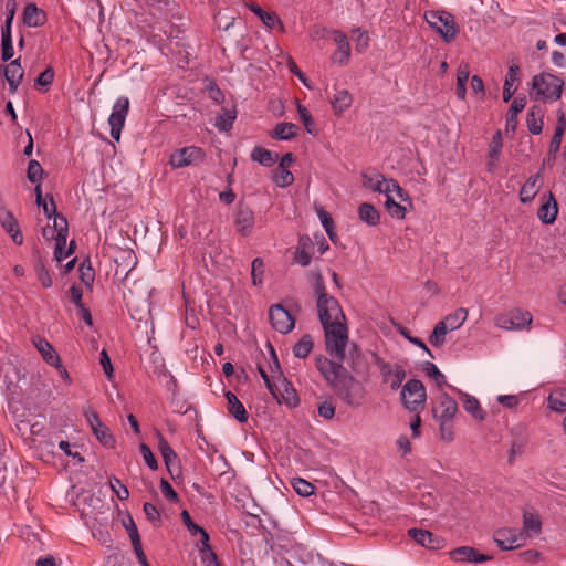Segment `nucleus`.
I'll list each match as a JSON object with an SVG mask.
<instances>
[{"mask_svg":"<svg viewBox=\"0 0 566 566\" xmlns=\"http://www.w3.org/2000/svg\"><path fill=\"white\" fill-rule=\"evenodd\" d=\"M84 416L94 433L96 439L105 447L113 449L115 447V438L108 427H106L99 419L98 413L93 410H86Z\"/></svg>","mask_w":566,"mask_h":566,"instance_id":"8","label":"nucleus"},{"mask_svg":"<svg viewBox=\"0 0 566 566\" xmlns=\"http://www.w3.org/2000/svg\"><path fill=\"white\" fill-rule=\"evenodd\" d=\"M54 218V221H53V229L55 230L56 232V235H55V239H60L61 235H63V238H67V233H69V226H67V220L66 218L59 213L56 214Z\"/></svg>","mask_w":566,"mask_h":566,"instance_id":"56","label":"nucleus"},{"mask_svg":"<svg viewBox=\"0 0 566 566\" xmlns=\"http://www.w3.org/2000/svg\"><path fill=\"white\" fill-rule=\"evenodd\" d=\"M565 82L562 77L549 73L542 72L533 76L531 81V97L543 99L544 102H556L562 97Z\"/></svg>","mask_w":566,"mask_h":566,"instance_id":"3","label":"nucleus"},{"mask_svg":"<svg viewBox=\"0 0 566 566\" xmlns=\"http://www.w3.org/2000/svg\"><path fill=\"white\" fill-rule=\"evenodd\" d=\"M122 523L130 538L132 545L138 544L139 542H142L139 533H138V528H137L136 523L130 514H127L126 517L123 518Z\"/></svg>","mask_w":566,"mask_h":566,"instance_id":"47","label":"nucleus"},{"mask_svg":"<svg viewBox=\"0 0 566 566\" xmlns=\"http://www.w3.org/2000/svg\"><path fill=\"white\" fill-rule=\"evenodd\" d=\"M35 272L36 277L43 287L48 289L52 286L50 272L41 261L35 264Z\"/></svg>","mask_w":566,"mask_h":566,"instance_id":"57","label":"nucleus"},{"mask_svg":"<svg viewBox=\"0 0 566 566\" xmlns=\"http://www.w3.org/2000/svg\"><path fill=\"white\" fill-rule=\"evenodd\" d=\"M17 10L15 0H6V21L1 30L12 31V22Z\"/></svg>","mask_w":566,"mask_h":566,"instance_id":"58","label":"nucleus"},{"mask_svg":"<svg viewBox=\"0 0 566 566\" xmlns=\"http://www.w3.org/2000/svg\"><path fill=\"white\" fill-rule=\"evenodd\" d=\"M247 7L250 11L258 15L264 25H266L269 29H274L277 25L281 30H283V24L275 12H266L254 2L248 3Z\"/></svg>","mask_w":566,"mask_h":566,"instance_id":"28","label":"nucleus"},{"mask_svg":"<svg viewBox=\"0 0 566 566\" xmlns=\"http://www.w3.org/2000/svg\"><path fill=\"white\" fill-rule=\"evenodd\" d=\"M494 542L502 551H512L523 544V532L517 528L503 527L493 535Z\"/></svg>","mask_w":566,"mask_h":566,"instance_id":"10","label":"nucleus"},{"mask_svg":"<svg viewBox=\"0 0 566 566\" xmlns=\"http://www.w3.org/2000/svg\"><path fill=\"white\" fill-rule=\"evenodd\" d=\"M459 392L461 395V400H462L464 410L468 413H470L473 418H475L480 421L484 420L485 413L482 410L479 400L469 394H463L461 391H459Z\"/></svg>","mask_w":566,"mask_h":566,"instance_id":"31","label":"nucleus"},{"mask_svg":"<svg viewBox=\"0 0 566 566\" xmlns=\"http://www.w3.org/2000/svg\"><path fill=\"white\" fill-rule=\"evenodd\" d=\"M316 367L345 405L358 408L364 403L366 389L340 363H335L326 357H317Z\"/></svg>","mask_w":566,"mask_h":566,"instance_id":"1","label":"nucleus"},{"mask_svg":"<svg viewBox=\"0 0 566 566\" xmlns=\"http://www.w3.org/2000/svg\"><path fill=\"white\" fill-rule=\"evenodd\" d=\"M292 486L301 496H310L315 490V486L312 483L301 478H294L292 480Z\"/></svg>","mask_w":566,"mask_h":566,"instance_id":"48","label":"nucleus"},{"mask_svg":"<svg viewBox=\"0 0 566 566\" xmlns=\"http://www.w3.org/2000/svg\"><path fill=\"white\" fill-rule=\"evenodd\" d=\"M143 510L150 523H153L155 526L160 525V523H161L160 513L153 503L146 502L143 506Z\"/></svg>","mask_w":566,"mask_h":566,"instance_id":"61","label":"nucleus"},{"mask_svg":"<svg viewBox=\"0 0 566 566\" xmlns=\"http://www.w3.org/2000/svg\"><path fill=\"white\" fill-rule=\"evenodd\" d=\"M272 180L277 187L284 188L293 184L294 176L290 170L277 167L273 171Z\"/></svg>","mask_w":566,"mask_h":566,"instance_id":"44","label":"nucleus"},{"mask_svg":"<svg viewBox=\"0 0 566 566\" xmlns=\"http://www.w3.org/2000/svg\"><path fill=\"white\" fill-rule=\"evenodd\" d=\"M21 56L12 60L6 66H3V76L9 85V91L15 93L19 85L21 84L24 75V71L20 64Z\"/></svg>","mask_w":566,"mask_h":566,"instance_id":"18","label":"nucleus"},{"mask_svg":"<svg viewBox=\"0 0 566 566\" xmlns=\"http://www.w3.org/2000/svg\"><path fill=\"white\" fill-rule=\"evenodd\" d=\"M545 160L543 161V165L541 169L530 176L527 180L523 184L520 190V201L522 203H530L533 201V199L536 197L538 191L541 190L544 179H543V170H544Z\"/></svg>","mask_w":566,"mask_h":566,"instance_id":"13","label":"nucleus"},{"mask_svg":"<svg viewBox=\"0 0 566 566\" xmlns=\"http://www.w3.org/2000/svg\"><path fill=\"white\" fill-rule=\"evenodd\" d=\"M353 103V97L347 90L338 91L331 101L332 107L336 114H342Z\"/></svg>","mask_w":566,"mask_h":566,"instance_id":"37","label":"nucleus"},{"mask_svg":"<svg viewBox=\"0 0 566 566\" xmlns=\"http://www.w3.org/2000/svg\"><path fill=\"white\" fill-rule=\"evenodd\" d=\"M468 311L463 307L455 310L453 313L447 315L444 319L440 321L449 331L460 328L467 321Z\"/></svg>","mask_w":566,"mask_h":566,"instance_id":"35","label":"nucleus"},{"mask_svg":"<svg viewBox=\"0 0 566 566\" xmlns=\"http://www.w3.org/2000/svg\"><path fill=\"white\" fill-rule=\"evenodd\" d=\"M312 249L313 243L311 239L308 237H301L294 253V261L302 266H307L312 260Z\"/></svg>","mask_w":566,"mask_h":566,"instance_id":"27","label":"nucleus"},{"mask_svg":"<svg viewBox=\"0 0 566 566\" xmlns=\"http://www.w3.org/2000/svg\"><path fill=\"white\" fill-rule=\"evenodd\" d=\"M387 179L381 174H374V176H369L367 174L363 175V186L376 192H389L388 187H386Z\"/></svg>","mask_w":566,"mask_h":566,"instance_id":"32","label":"nucleus"},{"mask_svg":"<svg viewBox=\"0 0 566 566\" xmlns=\"http://www.w3.org/2000/svg\"><path fill=\"white\" fill-rule=\"evenodd\" d=\"M297 113L300 115V118L306 129V132L313 136H315L317 134V129H316V125H315V122L311 115V113L308 112V109L297 103Z\"/></svg>","mask_w":566,"mask_h":566,"instance_id":"43","label":"nucleus"},{"mask_svg":"<svg viewBox=\"0 0 566 566\" xmlns=\"http://www.w3.org/2000/svg\"><path fill=\"white\" fill-rule=\"evenodd\" d=\"M332 39L337 44V50L332 54V61L339 65H346L350 57V45L347 35L339 30H333Z\"/></svg>","mask_w":566,"mask_h":566,"instance_id":"17","label":"nucleus"},{"mask_svg":"<svg viewBox=\"0 0 566 566\" xmlns=\"http://www.w3.org/2000/svg\"><path fill=\"white\" fill-rule=\"evenodd\" d=\"M510 315L513 319V323L516 326V329H521L532 323V315L527 311H522L520 308H516V310L511 311Z\"/></svg>","mask_w":566,"mask_h":566,"instance_id":"46","label":"nucleus"},{"mask_svg":"<svg viewBox=\"0 0 566 566\" xmlns=\"http://www.w3.org/2000/svg\"><path fill=\"white\" fill-rule=\"evenodd\" d=\"M558 214V203L552 191L541 196V206L537 210V218L544 224H553Z\"/></svg>","mask_w":566,"mask_h":566,"instance_id":"14","label":"nucleus"},{"mask_svg":"<svg viewBox=\"0 0 566 566\" xmlns=\"http://www.w3.org/2000/svg\"><path fill=\"white\" fill-rule=\"evenodd\" d=\"M566 130V118L563 109L557 111V123L555 127L554 135L551 139L548 147V159L547 161H554L556 154L558 153L563 139V135Z\"/></svg>","mask_w":566,"mask_h":566,"instance_id":"19","label":"nucleus"},{"mask_svg":"<svg viewBox=\"0 0 566 566\" xmlns=\"http://www.w3.org/2000/svg\"><path fill=\"white\" fill-rule=\"evenodd\" d=\"M458 410V405L448 394L441 392L438 406L433 409L434 416L440 421H451Z\"/></svg>","mask_w":566,"mask_h":566,"instance_id":"20","label":"nucleus"},{"mask_svg":"<svg viewBox=\"0 0 566 566\" xmlns=\"http://www.w3.org/2000/svg\"><path fill=\"white\" fill-rule=\"evenodd\" d=\"M258 370L262 377V379L265 382L266 388L270 390V392L277 398L276 390H279V382L277 380L272 379L271 375L265 370V368L259 364Z\"/></svg>","mask_w":566,"mask_h":566,"instance_id":"59","label":"nucleus"},{"mask_svg":"<svg viewBox=\"0 0 566 566\" xmlns=\"http://www.w3.org/2000/svg\"><path fill=\"white\" fill-rule=\"evenodd\" d=\"M264 263L261 258H255L251 264V276L254 285H260L263 282Z\"/></svg>","mask_w":566,"mask_h":566,"instance_id":"55","label":"nucleus"},{"mask_svg":"<svg viewBox=\"0 0 566 566\" xmlns=\"http://www.w3.org/2000/svg\"><path fill=\"white\" fill-rule=\"evenodd\" d=\"M224 397L227 399L228 412L240 423L247 422L249 418L248 412L238 397L232 391H227Z\"/></svg>","mask_w":566,"mask_h":566,"instance_id":"23","label":"nucleus"},{"mask_svg":"<svg viewBox=\"0 0 566 566\" xmlns=\"http://www.w3.org/2000/svg\"><path fill=\"white\" fill-rule=\"evenodd\" d=\"M448 331L449 329L444 326L443 323H441V322L437 323V325L434 326V328L429 337V343L434 347H439V346L443 345L446 342V335H447Z\"/></svg>","mask_w":566,"mask_h":566,"instance_id":"45","label":"nucleus"},{"mask_svg":"<svg viewBox=\"0 0 566 566\" xmlns=\"http://www.w3.org/2000/svg\"><path fill=\"white\" fill-rule=\"evenodd\" d=\"M281 387L284 389V392L282 394V399L284 402L290 407H296L300 402V398L295 391V389L290 387V384L285 380V385L279 384V390H281Z\"/></svg>","mask_w":566,"mask_h":566,"instance_id":"54","label":"nucleus"},{"mask_svg":"<svg viewBox=\"0 0 566 566\" xmlns=\"http://www.w3.org/2000/svg\"><path fill=\"white\" fill-rule=\"evenodd\" d=\"M203 157L205 153L201 148L189 146L174 151L170 155L169 164L174 168H181L195 161L201 160Z\"/></svg>","mask_w":566,"mask_h":566,"instance_id":"12","label":"nucleus"},{"mask_svg":"<svg viewBox=\"0 0 566 566\" xmlns=\"http://www.w3.org/2000/svg\"><path fill=\"white\" fill-rule=\"evenodd\" d=\"M314 292L317 298L316 306L322 325L336 324L346 321L339 302L327 293L323 276L319 272L316 274Z\"/></svg>","mask_w":566,"mask_h":566,"instance_id":"2","label":"nucleus"},{"mask_svg":"<svg viewBox=\"0 0 566 566\" xmlns=\"http://www.w3.org/2000/svg\"><path fill=\"white\" fill-rule=\"evenodd\" d=\"M235 118L237 111L234 108H222L221 114H219L216 118L214 126L220 132H228L232 128Z\"/></svg>","mask_w":566,"mask_h":566,"instance_id":"36","label":"nucleus"},{"mask_svg":"<svg viewBox=\"0 0 566 566\" xmlns=\"http://www.w3.org/2000/svg\"><path fill=\"white\" fill-rule=\"evenodd\" d=\"M520 74L521 69L518 64H512L509 66L504 86H503V101L509 102L513 94L515 93L516 88L513 87L516 82H520Z\"/></svg>","mask_w":566,"mask_h":566,"instance_id":"26","label":"nucleus"},{"mask_svg":"<svg viewBox=\"0 0 566 566\" xmlns=\"http://www.w3.org/2000/svg\"><path fill=\"white\" fill-rule=\"evenodd\" d=\"M408 535L419 545L428 549H440L446 546V539L427 530L410 528Z\"/></svg>","mask_w":566,"mask_h":566,"instance_id":"15","label":"nucleus"},{"mask_svg":"<svg viewBox=\"0 0 566 566\" xmlns=\"http://www.w3.org/2000/svg\"><path fill=\"white\" fill-rule=\"evenodd\" d=\"M55 72L52 66H48L34 81V85L44 87L46 92L54 81Z\"/></svg>","mask_w":566,"mask_h":566,"instance_id":"49","label":"nucleus"},{"mask_svg":"<svg viewBox=\"0 0 566 566\" xmlns=\"http://www.w3.org/2000/svg\"><path fill=\"white\" fill-rule=\"evenodd\" d=\"M109 485L112 490L116 493L119 500H126L129 496L128 489L122 483V481L115 476L109 478Z\"/></svg>","mask_w":566,"mask_h":566,"instance_id":"62","label":"nucleus"},{"mask_svg":"<svg viewBox=\"0 0 566 566\" xmlns=\"http://www.w3.org/2000/svg\"><path fill=\"white\" fill-rule=\"evenodd\" d=\"M544 113L541 106L534 105L528 109L526 125L534 135H539L543 130Z\"/></svg>","mask_w":566,"mask_h":566,"instance_id":"29","label":"nucleus"},{"mask_svg":"<svg viewBox=\"0 0 566 566\" xmlns=\"http://www.w3.org/2000/svg\"><path fill=\"white\" fill-rule=\"evenodd\" d=\"M297 125L293 123H279L271 136L277 140H290L297 135Z\"/></svg>","mask_w":566,"mask_h":566,"instance_id":"34","label":"nucleus"},{"mask_svg":"<svg viewBox=\"0 0 566 566\" xmlns=\"http://www.w3.org/2000/svg\"><path fill=\"white\" fill-rule=\"evenodd\" d=\"M251 159L264 167H271L275 164L277 154H274L261 146H256L251 151Z\"/></svg>","mask_w":566,"mask_h":566,"instance_id":"33","label":"nucleus"},{"mask_svg":"<svg viewBox=\"0 0 566 566\" xmlns=\"http://www.w3.org/2000/svg\"><path fill=\"white\" fill-rule=\"evenodd\" d=\"M526 106L525 96H516L506 114L505 130L506 133H514L517 127V114L521 113Z\"/></svg>","mask_w":566,"mask_h":566,"instance_id":"24","label":"nucleus"},{"mask_svg":"<svg viewBox=\"0 0 566 566\" xmlns=\"http://www.w3.org/2000/svg\"><path fill=\"white\" fill-rule=\"evenodd\" d=\"M13 53L12 31L1 30V60L8 62Z\"/></svg>","mask_w":566,"mask_h":566,"instance_id":"40","label":"nucleus"},{"mask_svg":"<svg viewBox=\"0 0 566 566\" xmlns=\"http://www.w3.org/2000/svg\"><path fill=\"white\" fill-rule=\"evenodd\" d=\"M317 412L325 420H331L335 416V406L332 401H323L318 406Z\"/></svg>","mask_w":566,"mask_h":566,"instance_id":"64","label":"nucleus"},{"mask_svg":"<svg viewBox=\"0 0 566 566\" xmlns=\"http://www.w3.org/2000/svg\"><path fill=\"white\" fill-rule=\"evenodd\" d=\"M3 229L10 234L13 242L18 245L23 243V235L19 228L18 220L10 211H6L0 219Z\"/></svg>","mask_w":566,"mask_h":566,"instance_id":"25","label":"nucleus"},{"mask_svg":"<svg viewBox=\"0 0 566 566\" xmlns=\"http://www.w3.org/2000/svg\"><path fill=\"white\" fill-rule=\"evenodd\" d=\"M452 560L458 563H474L481 564L492 559L491 555H485L479 553L478 549L471 546H461L455 549H452L449 553Z\"/></svg>","mask_w":566,"mask_h":566,"instance_id":"16","label":"nucleus"},{"mask_svg":"<svg viewBox=\"0 0 566 566\" xmlns=\"http://www.w3.org/2000/svg\"><path fill=\"white\" fill-rule=\"evenodd\" d=\"M358 218L370 227H375L380 222L379 211L369 202H364L358 207Z\"/></svg>","mask_w":566,"mask_h":566,"instance_id":"30","label":"nucleus"},{"mask_svg":"<svg viewBox=\"0 0 566 566\" xmlns=\"http://www.w3.org/2000/svg\"><path fill=\"white\" fill-rule=\"evenodd\" d=\"M424 371L429 377H431L437 386L441 389L444 385H447L446 376L438 369V367L430 361L424 364Z\"/></svg>","mask_w":566,"mask_h":566,"instance_id":"53","label":"nucleus"},{"mask_svg":"<svg viewBox=\"0 0 566 566\" xmlns=\"http://www.w3.org/2000/svg\"><path fill=\"white\" fill-rule=\"evenodd\" d=\"M503 143H502V134L500 130L496 132V134L493 136L490 149H489V158L490 163L488 165V169L491 171L493 169V163L499 158L501 149H502Z\"/></svg>","mask_w":566,"mask_h":566,"instance_id":"42","label":"nucleus"},{"mask_svg":"<svg viewBox=\"0 0 566 566\" xmlns=\"http://www.w3.org/2000/svg\"><path fill=\"white\" fill-rule=\"evenodd\" d=\"M386 187H388L389 193H396L397 198L405 202L410 201V197L406 190H403L400 185L395 179L387 180Z\"/></svg>","mask_w":566,"mask_h":566,"instance_id":"63","label":"nucleus"},{"mask_svg":"<svg viewBox=\"0 0 566 566\" xmlns=\"http://www.w3.org/2000/svg\"><path fill=\"white\" fill-rule=\"evenodd\" d=\"M44 170L40 163L35 159H31L28 164L27 177L30 182L36 184L41 180Z\"/></svg>","mask_w":566,"mask_h":566,"instance_id":"52","label":"nucleus"},{"mask_svg":"<svg viewBox=\"0 0 566 566\" xmlns=\"http://www.w3.org/2000/svg\"><path fill=\"white\" fill-rule=\"evenodd\" d=\"M33 344L49 365L62 368L60 356L46 339L35 337Z\"/></svg>","mask_w":566,"mask_h":566,"instance_id":"22","label":"nucleus"},{"mask_svg":"<svg viewBox=\"0 0 566 566\" xmlns=\"http://www.w3.org/2000/svg\"><path fill=\"white\" fill-rule=\"evenodd\" d=\"M314 346L312 336L306 334L293 346V354L297 358H306Z\"/></svg>","mask_w":566,"mask_h":566,"instance_id":"39","label":"nucleus"},{"mask_svg":"<svg viewBox=\"0 0 566 566\" xmlns=\"http://www.w3.org/2000/svg\"><path fill=\"white\" fill-rule=\"evenodd\" d=\"M272 327L281 334L290 333L295 325L293 316L281 304L272 305L269 310Z\"/></svg>","mask_w":566,"mask_h":566,"instance_id":"9","label":"nucleus"},{"mask_svg":"<svg viewBox=\"0 0 566 566\" xmlns=\"http://www.w3.org/2000/svg\"><path fill=\"white\" fill-rule=\"evenodd\" d=\"M325 333L326 352L337 361L345 359V349L348 343V329L345 322L322 325Z\"/></svg>","mask_w":566,"mask_h":566,"instance_id":"4","label":"nucleus"},{"mask_svg":"<svg viewBox=\"0 0 566 566\" xmlns=\"http://www.w3.org/2000/svg\"><path fill=\"white\" fill-rule=\"evenodd\" d=\"M542 530V522L538 514L530 511L523 513V531L526 533L538 534Z\"/></svg>","mask_w":566,"mask_h":566,"instance_id":"38","label":"nucleus"},{"mask_svg":"<svg viewBox=\"0 0 566 566\" xmlns=\"http://www.w3.org/2000/svg\"><path fill=\"white\" fill-rule=\"evenodd\" d=\"M560 392H552L548 396V406L552 410L563 412L566 411V399L562 398Z\"/></svg>","mask_w":566,"mask_h":566,"instance_id":"60","label":"nucleus"},{"mask_svg":"<svg viewBox=\"0 0 566 566\" xmlns=\"http://www.w3.org/2000/svg\"><path fill=\"white\" fill-rule=\"evenodd\" d=\"M428 24L436 30L443 40L449 43L453 41L458 33L459 28L455 23L454 17L446 11H428L424 14Z\"/></svg>","mask_w":566,"mask_h":566,"instance_id":"5","label":"nucleus"},{"mask_svg":"<svg viewBox=\"0 0 566 566\" xmlns=\"http://www.w3.org/2000/svg\"><path fill=\"white\" fill-rule=\"evenodd\" d=\"M200 535V543L201 547L199 548V552L201 554L202 562H206V555L208 557H211L212 560H217V555L212 552L210 545H209V535L208 533L201 527V532H198Z\"/></svg>","mask_w":566,"mask_h":566,"instance_id":"51","label":"nucleus"},{"mask_svg":"<svg viewBox=\"0 0 566 566\" xmlns=\"http://www.w3.org/2000/svg\"><path fill=\"white\" fill-rule=\"evenodd\" d=\"M426 388L418 379L408 380L401 391V399L405 407L410 411H417L426 402Z\"/></svg>","mask_w":566,"mask_h":566,"instance_id":"6","label":"nucleus"},{"mask_svg":"<svg viewBox=\"0 0 566 566\" xmlns=\"http://www.w3.org/2000/svg\"><path fill=\"white\" fill-rule=\"evenodd\" d=\"M78 272H80L81 281L86 286L91 287L94 282V279H95V272H94L93 268L91 266V263L88 260L83 261L80 264Z\"/></svg>","mask_w":566,"mask_h":566,"instance_id":"50","label":"nucleus"},{"mask_svg":"<svg viewBox=\"0 0 566 566\" xmlns=\"http://www.w3.org/2000/svg\"><path fill=\"white\" fill-rule=\"evenodd\" d=\"M254 223L255 217L252 209L248 205L240 202L233 216V224L235 230L242 237H248L251 234Z\"/></svg>","mask_w":566,"mask_h":566,"instance_id":"11","label":"nucleus"},{"mask_svg":"<svg viewBox=\"0 0 566 566\" xmlns=\"http://www.w3.org/2000/svg\"><path fill=\"white\" fill-rule=\"evenodd\" d=\"M269 348L272 358V361L269 363L270 375L272 379L277 380L279 384L285 385V377L283 376V373L281 370L275 350L271 344H269Z\"/></svg>","mask_w":566,"mask_h":566,"instance_id":"41","label":"nucleus"},{"mask_svg":"<svg viewBox=\"0 0 566 566\" xmlns=\"http://www.w3.org/2000/svg\"><path fill=\"white\" fill-rule=\"evenodd\" d=\"M129 111V99L125 96L117 98L108 118L111 126V136L116 142L120 138V132L125 125V119Z\"/></svg>","mask_w":566,"mask_h":566,"instance_id":"7","label":"nucleus"},{"mask_svg":"<svg viewBox=\"0 0 566 566\" xmlns=\"http://www.w3.org/2000/svg\"><path fill=\"white\" fill-rule=\"evenodd\" d=\"M23 23L29 28L42 27L46 22V13L34 3H28L22 13Z\"/></svg>","mask_w":566,"mask_h":566,"instance_id":"21","label":"nucleus"}]
</instances>
